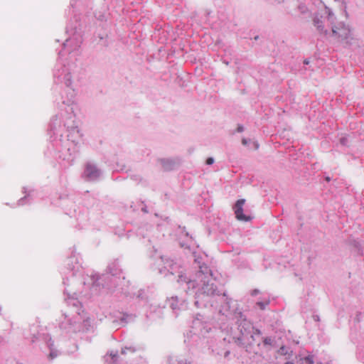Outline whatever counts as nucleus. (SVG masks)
<instances>
[{
	"mask_svg": "<svg viewBox=\"0 0 364 364\" xmlns=\"http://www.w3.org/2000/svg\"><path fill=\"white\" fill-rule=\"evenodd\" d=\"M328 21H329L331 24L333 23V19L331 13L328 14ZM331 29L333 36L338 39L346 38L350 33L349 29L341 23H338L337 26L332 25Z\"/></svg>",
	"mask_w": 364,
	"mask_h": 364,
	"instance_id": "obj_1",
	"label": "nucleus"
},
{
	"mask_svg": "<svg viewBox=\"0 0 364 364\" xmlns=\"http://www.w3.org/2000/svg\"><path fill=\"white\" fill-rule=\"evenodd\" d=\"M245 203V199H240L237 200L233 208L236 218L240 221H249L251 220L250 216H247L243 213V206Z\"/></svg>",
	"mask_w": 364,
	"mask_h": 364,
	"instance_id": "obj_2",
	"label": "nucleus"
},
{
	"mask_svg": "<svg viewBox=\"0 0 364 364\" xmlns=\"http://www.w3.org/2000/svg\"><path fill=\"white\" fill-rule=\"evenodd\" d=\"M84 174L88 179H95L99 176V171L95 166L87 164L85 167Z\"/></svg>",
	"mask_w": 364,
	"mask_h": 364,
	"instance_id": "obj_3",
	"label": "nucleus"
},
{
	"mask_svg": "<svg viewBox=\"0 0 364 364\" xmlns=\"http://www.w3.org/2000/svg\"><path fill=\"white\" fill-rule=\"evenodd\" d=\"M304 360L306 364H314V359L311 356H307Z\"/></svg>",
	"mask_w": 364,
	"mask_h": 364,
	"instance_id": "obj_4",
	"label": "nucleus"
},
{
	"mask_svg": "<svg viewBox=\"0 0 364 364\" xmlns=\"http://www.w3.org/2000/svg\"><path fill=\"white\" fill-rule=\"evenodd\" d=\"M314 23L320 31H323V26L321 25L319 21L314 20Z\"/></svg>",
	"mask_w": 364,
	"mask_h": 364,
	"instance_id": "obj_5",
	"label": "nucleus"
},
{
	"mask_svg": "<svg viewBox=\"0 0 364 364\" xmlns=\"http://www.w3.org/2000/svg\"><path fill=\"white\" fill-rule=\"evenodd\" d=\"M214 162V160L213 158L210 157L208 158L207 160H206V164L208 165H211L212 164H213Z\"/></svg>",
	"mask_w": 364,
	"mask_h": 364,
	"instance_id": "obj_6",
	"label": "nucleus"
},
{
	"mask_svg": "<svg viewBox=\"0 0 364 364\" xmlns=\"http://www.w3.org/2000/svg\"><path fill=\"white\" fill-rule=\"evenodd\" d=\"M237 131L238 132H242L243 131V127L242 126H238L237 128Z\"/></svg>",
	"mask_w": 364,
	"mask_h": 364,
	"instance_id": "obj_7",
	"label": "nucleus"
},
{
	"mask_svg": "<svg viewBox=\"0 0 364 364\" xmlns=\"http://www.w3.org/2000/svg\"><path fill=\"white\" fill-rule=\"evenodd\" d=\"M242 143L243 145H247V139H242Z\"/></svg>",
	"mask_w": 364,
	"mask_h": 364,
	"instance_id": "obj_8",
	"label": "nucleus"
},
{
	"mask_svg": "<svg viewBox=\"0 0 364 364\" xmlns=\"http://www.w3.org/2000/svg\"><path fill=\"white\" fill-rule=\"evenodd\" d=\"M285 364H294V363L293 362L289 361V362L285 363Z\"/></svg>",
	"mask_w": 364,
	"mask_h": 364,
	"instance_id": "obj_9",
	"label": "nucleus"
},
{
	"mask_svg": "<svg viewBox=\"0 0 364 364\" xmlns=\"http://www.w3.org/2000/svg\"><path fill=\"white\" fill-rule=\"evenodd\" d=\"M304 63H305V64H309V61H308V60H305V61H304Z\"/></svg>",
	"mask_w": 364,
	"mask_h": 364,
	"instance_id": "obj_10",
	"label": "nucleus"
},
{
	"mask_svg": "<svg viewBox=\"0 0 364 364\" xmlns=\"http://www.w3.org/2000/svg\"><path fill=\"white\" fill-rule=\"evenodd\" d=\"M329 180H330V178H329L328 177H327V178H326V181H328Z\"/></svg>",
	"mask_w": 364,
	"mask_h": 364,
	"instance_id": "obj_11",
	"label": "nucleus"
}]
</instances>
